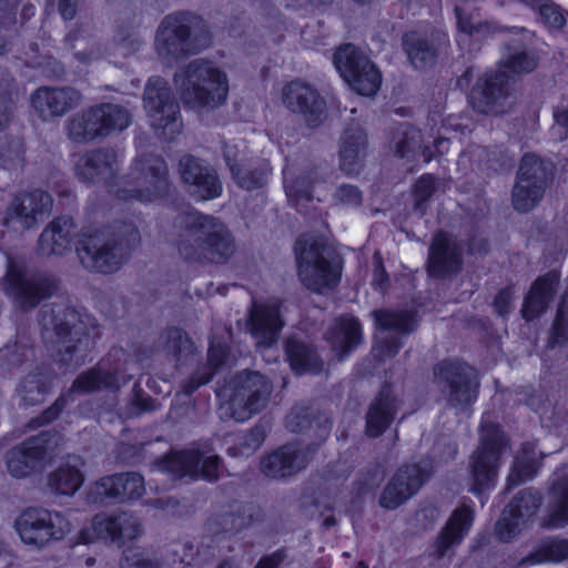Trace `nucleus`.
Wrapping results in <instances>:
<instances>
[{
	"label": "nucleus",
	"instance_id": "1",
	"mask_svg": "<svg viewBox=\"0 0 568 568\" xmlns=\"http://www.w3.org/2000/svg\"><path fill=\"white\" fill-rule=\"evenodd\" d=\"M41 336L45 347L61 363H84L87 353L98 336V326L87 313L58 303H43L40 307Z\"/></svg>",
	"mask_w": 568,
	"mask_h": 568
},
{
	"label": "nucleus",
	"instance_id": "2",
	"mask_svg": "<svg viewBox=\"0 0 568 568\" xmlns=\"http://www.w3.org/2000/svg\"><path fill=\"white\" fill-rule=\"evenodd\" d=\"M174 227V244L186 261L222 264L235 253L227 227L211 215L187 210L175 217Z\"/></svg>",
	"mask_w": 568,
	"mask_h": 568
},
{
	"label": "nucleus",
	"instance_id": "3",
	"mask_svg": "<svg viewBox=\"0 0 568 568\" xmlns=\"http://www.w3.org/2000/svg\"><path fill=\"white\" fill-rule=\"evenodd\" d=\"M174 83L182 102L194 110L215 109L229 94L226 73L213 62L196 59L175 73Z\"/></svg>",
	"mask_w": 568,
	"mask_h": 568
},
{
	"label": "nucleus",
	"instance_id": "4",
	"mask_svg": "<svg viewBox=\"0 0 568 568\" xmlns=\"http://www.w3.org/2000/svg\"><path fill=\"white\" fill-rule=\"evenodd\" d=\"M537 65L532 54L516 50L504 63L506 70L487 73L479 78L471 89L469 101L471 106L483 114H503L508 112L515 102L509 92L507 71L514 74L531 72Z\"/></svg>",
	"mask_w": 568,
	"mask_h": 568
},
{
	"label": "nucleus",
	"instance_id": "5",
	"mask_svg": "<svg viewBox=\"0 0 568 568\" xmlns=\"http://www.w3.org/2000/svg\"><path fill=\"white\" fill-rule=\"evenodd\" d=\"M140 243V234L131 223H120L112 233L100 232L80 242L78 255L82 265L91 271L113 273L129 252Z\"/></svg>",
	"mask_w": 568,
	"mask_h": 568
},
{
	"label": "nucleus",
	"instance_id": "6",
	"mask_svg": "<svg viewBox=\"0 0 568 568\" xmlns=\"http://www.w3.org/2000/svg\"><path fill=\"white\" fill-rule=\"evenodd\" d=\"M211 37L202 21L190 13L168 14L155 34V51L164 61L195 54L207 48Z\"/></svg>",
	"mask_w": 568,
	"mask_h": 568
},
{
	"label": "nucleus",
	"instance_id": "7",
	"mask_svg": "<svg viewBox=\"0 0 568 568\" xmlns=\"http://www.w3.org/2000/svg\"><path fill=\"white\" fill-rule=\"evenodd\" d=\"M169 187L168 166L164 160L153 154H140L132 162L118 196L125 201L134 199L149 203L166 194Z\"/></svg>",
	"mask_w": 568,
	"mask_h": 568
},
{
	"label": "nucleus",
	"instance_id": "8",
	"mask_svg": "<svg viewBox=\"0 0 568 568\" xmlns=\"http://www.w3.org/2000/svg\"><path fill=\"white\" fill-rule=\"evenodd\" d=\"M298 275L305 287L325 294L341 281V268L325 254L324 246L315 239L301 237L295 245Z\"/></svg>",
	"mask_w": 568,
	"mask_h": 568
},
{
	"label": "nucleus",
	"instance_id": "9",
	"mask_svg": "<svg viewBox=\"0 0 568 568\" xmlns=\"http://www.w3.org/2000/svg\"><path fill=\"white\" fill-rule=\"evenodd\" d=\"M507 449V440L498 425L484 424L481 445L474 452L469 460L471 478L469 490L471 493L480 495L495 486L500 458Z\"/></svg>",
	"mask_w": 568,
	"mask_h": 568
},
{
	"label": "nucleus",
	"instance_id": "10",
	"mask_svg": "<svg viewBox=\"0 0 568 568\" xmlns=\"http://www.w3.org/2000/svg\"><path fill=\"white\" fill-rule=\"evenodd\" d=\"M272 384L257 372H242L234 379V389L225 412L236 422H245L266 407Z\"/></svg>",
	"mask_w": 568,
	"mask_h": 568
},
{
	"label": "nucleus",
	"instance_id": "11",
	"mask_svg": "<svg viewBox=\"0 0 568 568\" xmlns=\"http://www.w3.org/2000/svg\"><path fill=\"white\" fill-rule=\"evenodd\" d=\"M334 64L345 82L358 94L372 97L382 83L376 65L355 45L346 43L334 54Z\"/></svg>",
	"mask_w": 568,
	"mask_h": 568
},
{
	"label": "nucleus",
	"instance_id": "12",
	"mask_svg": "<svg viewBox=\"0 0 568 568\" xmlns=\"http://www.w3.org/2000/svg\"><path fill=\"white\" fill-rule=\"evenodd\" d=\"M155 467L174 478L189 477L192 480H216L222 473L220 457L197 447L172 452L159 460Z\"/></svg>",
	"mask_w": 568,
	"mask_h": 568
},
{
	"label": "nucleus",
	"instance_id": "13",
	"mask_svg": "<svg viewBox=\"0 0 568 568\" xmlns=\"http://www.w3.org/2000/svg\"><path fill=\"white\" fill-rule=\"evenodd\" d=\"M142 534V524L133 514L125 511L99 514L92 519L91 528L79 532L77 544L87 545L95 539H102L122 547L125 542L138 539Z\"/></svg>",
	"mask_w": 568,
	"mask_h": 568
},
{
	"label": "nucleus",
	"instance_id": "14",
	"mask_svg": "<svg viewBox=\"0 0 568 568\" xmlns=\"http://www.w3.org/2000/svg\"><path fill=\"white\" fill-rule=\"evenodd\" d=\"M144 109L158 135L172 139L179 131V104L173 99L168 82L160 77L149 79L144 94Z\"/></svg>",
	"mask_w": 568,
	"mask_h": 568
},
{
	"label": "nucleus",
	"instance_id": "15",
	"mask_svg": "<svg viewBox=\"0 0 568 568\" xmlns=\"http://www.w3.org/2000/svg\"><path fill=\"white\" fill-rule=\"evenodd\" d=\"M434 379L452 407L464 408L477 399L479 383L467 365L442 362L434 369Z\"/></svg>",
	"mask_w": 568,
	"mask_h": 568
},
{
	"label": "nucleus",
	"instance_id": "16",
	"mask_svg": "<svg viewBox=\"0 0 568 568\" xmlns=\"http://www.w3.org/2000/svg\"><path fill=\"white\" fill-rule=\"evenodd\" d=\"M549 176L548 165L542 159L532 153L525 154L513 190L514 207L519 212L534 209L544 196Z\"/></svg>",
	"mask_w": 568,
	"mask_h": 568
},
{
	"label": "nucleus",
	"instance_id": "17",
	"mask_svg": "<svg viewBox=\"0 0 568 568\" xmlns=\"http://www.w3.org/2000/svg\"><path fill=\"white\" fill-rule=\"evenodd\" d=\"M3 291L16 311H32L36 307V273L24 261L8 258Z\"/></svg>",
	"mask_w": 568,
	"mask_h": 568
},
{
	"label": "nucleus",
	"instance_id": "18",
	"mask_svg": "<svg viewBox=\"0 0 568 568\" xmlns=\"http://www.w3.org/2000/svg\"><path fill=\"white\" fill-rule=\"evenodd\" d=\"M282 101L290 111L301 114L310 126H317L325 119V100L304 81L296 80L284 85Z\"/></svg>",
	"mask_w": 568,
	"mask_h": 568
},
{
	"label": "nucleus",
	"instance_id": "19",
	"mask_svg": "<svg viewBox=\"0 0 568 568\" xmlns=\"http://www.w3.org/2000/svg\"><path fill=\"white\" fill-rule=\"evenodd\" d=\"M145 491L140 474L126 473L106 476L94 483L85 494L89 504H103L109 499H138Z\"/></svg>",
	"mask_w": 568,
	"mask_h": 568
},
{
	"label": "nucleus",
	"instance_id": "20",
	"mask_svg": "<svg viewBox=\"0 0 568 568\" xmlns=\"http://www.w3.org/2000/svg\"><path fill=\"white\" fill-rule=\"evenodd\" d=\"M280 308L281 301L278 298L252 302L248 328L258 347H270L277 341L284 326Z\"/></svg>",
	"mask_w": 568,
	"mask_h": 568
},
{
	"label": "nucleus",
	"instance_id": "21",
	"mask_svg": "<svg viewBox=\"0 0 568 568\" xmlns=\"http://www.w3.org/2000/svg\"><path fill=\"white\" fill-rule=\"evenodd\" d=\"M428 464L402 467L382 493L379 504L386 509H395L415 495L429 477Z\"/></svg>",
	"mask_w": 568,
	"mask_h": 568
},
{
	"label": "nucleus",
	"instance_id": "22",
	"mask_svg": "<svg viewBox=\"0 0 568 568\" xmlns=\"http://www.w3.org/2000/svg\"><path fill=\"white\" fill-rule=\"evenodd\" d=\"M179 172L189 192L197 200H212L221 195L222 184L216 172L201 160L185 155L180 160Z\"/></svg>",
	"mask_w": 568,
	"mask_h": 568
},
{
	"label": "nucleus",
	"instance_id": "23",
	"mask_svg": "<svg viewBox=\"0 0 568 568\" xmlns=\"http://www.w3.org/2000/svg\"><path fill=\"white\" fill-rule=\"evenodd\" d=\"M541 504L538 493L525 489L514 498L503 517L496 524V535L501 541H509L520 530V526L534 516Z\"/></svg>",
	"mask_w": 568,
	"mask_h": 568
},
{
	"label": "nucleus",
	"instance_id": "24",
	"mask_svg": "<svg viewBox=\"0 0 568 568\" xmlns=\"http://www.w3.org/2000/svg\"><path fill=\"white\" fill-rule=\"evenodd\" d=\"M74 170L84 181L108 182L119 170V158L112 149H98L81 155Z\"/></svg>",
	"mask_w": 568,
	"mask_h": 568
},
{
	"label": "nucleus",
	"instance_id": "25",
	"mask_svg": "<svg viewBox=\"0 0 568 568\" xmlns=\"http://www.w3.org/2000/svg\"><path fill=\"white\" fill-rule=\"evenodd\" d=\"M307 463L308 454L300 446L288 444L264 457L261 469L267 477L284 478L304 469Z\"/></svg>",
	"mask_w": 568,
	"mask_h": 568
},
{
	"label": "nucleus",
	"instance_id": "26",
	"mask_svg": "<svg viewBox=\"0 0 568 568\" xmlns=\"http://www.w3.org/2000/svg\"><path fill=\"white\" fill-rule=\"evenodd\" d=\"M460 263V250L456 242L444 232L436 233L429 247V274L436 277L445 276L458 271Z\"/></svg>",
	"mask_w": 568,
	"mask_h": 568
},
{
	"label": "nucleus",
	"instance_id": "27",
	"mask_svg": "<svg viewBox=\"0 0 568 568\" xmlns=\"http://www.w3.org/2000/svg\"><path fill=\"white\" fill-rule=\"evenodd\" d=\"M398 408V399L389 386L381 389L377 397L372 402L366 414V434L369 437H377L393 422Z\"/></svg>",
	"mask_w": 568,
	"mask_h": 568
},
{
	"label": "nucleus",
	"instance_id": "28",
	"mask_svg": "<svg viewBox=\"0 0 568 568\" xmlns=\"http://www.w3.org/2000/svg\"><path fill=\"white\" fill-rule=\"evenodd\" d=\"M559 280V274L556 271H551L534 282L521 308L523 317L526 321L538 317L547 310L549 302L556 293Z\"/></svg>",
	"mask_w": 568,
	"mask_h": 568
},
{
	"label": "nucleus",
	"instance_id": "29",
	"mask_svg": "<svg viewBox=\"0 0 568 568\" xmlns=\"http://www.w3.org/2000/svg\"><path fill=\"white\" fill-rule=\"evenodd\" d=\"M473 521L474 510L470 506L462 505L453 511L435 544L438 557L445 556L450 547L462 542L468 535Z\"/></svg>",
	"mask_w": 568,
	"mask_h": 568
},
{
	"label": "nucleus",
	"instance_id": "30",
	"mask_svg": "<svg viewBox=\"0 0 568 568\" xmlns=\"http://www.w3.org/2000/svg\"><path fill=\"white\" fill-rule=\"evenodd\" d=\"M326 341L339 359L362 342L361 326L354 317L337 318L326 332Z\"/></svg>",
	"mask_w": 568,
	"mask_h": 568
},
{
	"label": "nucleus",
	"instance_id": "31",
	"mask_svg": "<svg viewBox=\"0 0 568 568\" xmlns=\"http://www.w3.org/2000/svg\"><path fill=\"white\" fill-rule=\"evenodd\" d=\"M159 346L165 356L175 362L176 365H184L195 357L197 348L189 334L179 327L164 329L159 337Z\"/></svg>",
	"mask_w": 568,
	"mask_h": 568
},
{
	"label": "nucleus",
	"instance_id": "32",
	"mask_svg": "<svg viewBox=\"0 0 568 568\" xmlns=\"http://www.w3.org/2000/svg\"><path fill=\"white\" fill-rule=\"evenodd\" d=\"M130 379L131 376H120L118 369L110 371L104 364H100L97 368L81 374L72 384L71 390L83 394L104 388L116 390Z\"/></svg>",
	"mask_w": 568,
	"mask_h": 568
},
{
	"label": "nucleus",
	"instance_id": "33",
	"mask_svg": "<svg viewBox=\"0 0 568 568\" xmlns=\"http://www.w3.org/2000/svg\"><path fill=\"white\" fill-rule=\"evenodd\" d=\"M396 153L407 162H418L422 160L428 163L433 153L430 149L424 145V138L420 130L409 125L402 124L395 135Z\"/></svg>",
	"mask_w": 568,
	"mask_h": 568
},
{
	"label": "nucleus",
	"instance_id": "34",
	"mask_svg": "<svg viewBox=\"0 0 568 568\" xmlns=\"http://www.w3.org/2000/svg\"><path fill=\"white\" fill-rule=\"evenodd\" d=\"M80 101V93L71 88L38 90V109L45 116H61Z\"/></svg>",
	"mask_w": 568,
	"mask_h": 568
},
{
	"label": "nucleus",
	"instance_id": "35",
	"mask_svg": "<svg viewBox=\"0 0 568 568\" xmlns=\"http://www.w3.org/2000/svg\"><path fill=\"white\" fill-rule=\"evenodd\" d=\"M73 235V220L58 217L41 233L40 250L43 254H62L71 247Z\"/></svg>",
	"mask_w": 568,
	"mask_h": 568
},
{
	"label": "nucleus",
	"instance_id": "36",
	"mask_svg": "<svg viewBox=\"0 0 568 568\" xmlns=\"http://www.w3.org/2000/svg\"><path fill=\"white\" fill-rule=\"evenodd\" d=\"M99 106L83 110L68 120L65 130L68 138L77 143H87L102 139Z\"/></svg>",
	"mask_w": 568,
	"mask_h": 568
},
{
	"label": "nucleus",
	"instance_id": "37",
	"mask_svg": "<svg viewBox=\"0 0 568 568\" xmlns=\"http://www.w3.org/2000/svg\"><path fill=\"white\" fill-rule=\"evenodd\" d=\"M366 151V135L356 126L345 131L339 151L341 169L346 174L359 171Z\"/></svg>",
	"mask_w": 568,
	"mask_h": 568
},
{
	"label": "nucleus",
	"instance_id": "38",
	"mask_svg": "<svg viewBox=\"0 0 568 568\" xmlns=\"http://www.w3.org/2000/svg\"><path fill=\"white\" fill-rule=\"evenodd\" d=\"M8 473L14 478H26L36 469V436L14 445L6 453Z\"/></svg>",
	"mask_w": 568,
	"mask_h": 568
},
{
	"label": "nucleus",
	"instance_id": "39",
	"mask_svg": "<svg viewBox=\"0 0 568 568\" xmlns=\"http://www.w3.org/2000/svg\"><path fill=\"white\" fill-rule=\"evenodd\" d=\"M83 463L78 456H69L59 468L49 476V486L52 490L63 494H74L83 483L81 467Z\"/></svg>",
	"mask_w": 568,
	"mask_h": 568
},
{
	"label": "nucleus",
	"instance_id": "40",
	"mask_svg": "<svg viewBox=\"0 0 568 568\" xmlns=\"http://www.w3.org/2000/svg\"><path fill=\"white\" fill-rule=\"evenodd\" d=\"M230 364V354L227 346L221 341H211L207 351V365L200 367L196 373L184 385L186 393H192L201 385L211 381L215 371Z\"/></svg>",
	"mask_w": 568,
	"mask_h": 568
},
{
	"label": "nucleus",
	"instance_id": "41",
	"mask_svg": "<svg viewBox=\"0 0 568 568\" xmlns=\"http://www.w3.org/2000/svg\"><path fill=\"white\" fill-rule=\"evenodd\" d=\"M286 355L292 369L296 374L318 373L323 368V363L317 354L310 346L295 338L287 339Z\"/></svg>",
	"mask_w": 568,
	"mask_h": 568
},
{
	"label": "nucleus",
	"instance_id": "42",
	"mask_svg": "<svg viewBox=\"0 0 568 568\" xmlns=\"http://www.w3.org/2000/svg\"><path fill=\"white\" fill-rule=\"evenodd\" d=\"M251 514L242 505H233L230 510L214 515L209 521V529L213 534H236L250 526Z\"/></svg>",
	"mask_w": 568,
	"mask_h": 568
},
{
	"label": "nucleus",
	"instance_id": "43",
	"mask_svg": "<svg viewBox=\"0 0 568 568\" xmlns=\"http://www.w3.org/2000/svg\"><path fill=\"white\" fill-rule=\"evenodd\" d=\"M69 530L70 523L61 513L38 509V545L60 540Z\"/></svg>",
	"mask_w": 568,
	"mask_h": 568
},
{
	"label": "nucleus",
	"instance_id": "44",
	"mask_svg": "<svg viewBox=\"0 0 568 568\" xmlns=\"http://www.w3.org/2000/svg\"><path fill=\"white\" fill-rule=\"evenodd\" d=\"M538 454L534 444L527 443L515 457L510 473L507 477V486H518L531 478L537 469Z\"/></svg>",
	"mask_w": 568,
	"mask_h": 568
},
{
	"label": "nucleus",
	"instance_id": "45",
	"mask_svg": "<svg viewBox=\"0 0 568 568\" xmlns=\"http://www.w3.org/2000/svg\"><path fill=\"white\" fill-rule=\"evenodd\" d=\"M403 47L415 69L427 68L436 55L433 44L414 32L404 37Z\"/></svg>",
	"mask_w": 568,
	"mask_h": 568
},
{
	"label": "nucleus",
	"instance_id": "46",
	"mask_svg": "<svg viewBox=\"0 0 568 568\" xmlns=\"http://www.w3.org/2000/svg\"><path fill=\"white\" fill-rule=\"evenodd\" d=\"M16 229H30L36 224V200L32 195L18 196L8 209L4 220Z\"/></svg>",
	"mask_w": 568,
	"mask_h": 568
},
{
	"label": "nucleus",
	"instance_id": "47",
	"mask_svg": "<svg viewBox=\"0 0 568 568\" xmlns=\"http://www.w3.org/2000/svg\"><path fill=\"white\" fill-rule=\"evenodd\" d=\"M98 106L103 138L112 132L123 131L130 125L131 114L124 106L113 103H102Z\"/></svg>",
	"mask_w": 568,
	"mask_h": 568
},
{
	"label": "nucleus",
	"instance_id": "48",
	"mask_svg": "<svg viewBox=\"0 0 568 568\" xmlns=\"http://www.w3.org/2000/svg\"><path fill=\"white\" fill-rule=\"evenodd\" d=\"M376 322L383 329H393L402 333H409L415 327L413 313L408 311H377Z\"/></svg>",
	"mask_w": 568,
	"mask_h": 568
},
{
	"label": "nucleus",
	"instance_id": "49",
	"mask_svg": "<svg viewBox=\"0 0 568 568\" xmlns=\"http://www.w3.org/2000/svg\"><path fill=\"white\" fill-rule=\"evenodd\" d=\"M551 494V521L555 526H562L568 523V478L556 481Z\"/></svg>",
	"mask_w": 568,
	"mask_h": 568
},
{
	"label": "nucleus",
	"instance_id": "50",
	"mask_svg": "<svg viewBox=\"0 0 568 568\" xmlns=\"http://www.w3.org/2000/svg\"><path fill=\"white\" fill-rule=\"evenodd\" d=\"M316 181L317 174L313 171L292 181L285 178L286 195L297 204L303 200L310 201L313 197L312 187Z\"/></svg>",
	"mask_w": 568,
	"mask_h": 568
},
{
	"label": "nucleus",
	"instance_id": "51",
	"mask_svg": "<svg viewBox=\"0 0 568 568\" xmlns=\"http://www.w3.org/2000/svg\"><path fill=\"white\" fill-rule=\"evenodd\" d=\"M568 343V293L560 302L556 318L552 324V331L548 339V346H564Z\"/></svg>",
	"mask_w": 568,
	"mask_h": 568
},
{
	"label": "nucleus",
	"instance_id": "52",
	"mask_svg": "<svg viewBox=\"0 0 568 568\" xmlns=\"http://www.w3.org/2000/svg\"><path fill=\"white\" fill-rule=\"evenodd\" d=\"M265 433L263 427L255 426L239 438L236 446L229 448L232 456H250L263 444Z\"/></svg>",
	"mask_w": 568,
	"mask_h": 568
},
{
	"label": "nucleus",
	"instance_id": "53",
	"mask_svg": "<svg viewBox=\"0 0 568 568\" xmlns=\"http://www.w3.org/2000/svg\"><path fill=\"white\" fill-rule=\"evenodd\" d=\"M232 176L240 187L251 191L264 185L268 171L266 169L251 170L246 163L245 166L237 169V172H232Z\"/></svg>",
	"mask_w": 568,
	"mask_h": 568
},
{
	"label": "nucleus",
	"instance_id": "54",
	"mask_svg": "<svg viewBox=\"0 0 568 568\" xmlns=\"http://www.w3.org/2000/svg\"><path fill=\"white\" fill-rule=\"evenodd\" d=\"M247 145L243 140H233L223 145V155L231 173L237 172V169L247 163Z\"/></svg>",
	"mask_w": 568,
	"mask_h": 568
},
{
	"label": "nucleus",
	"instance_id": "55",
	"mask_svg": "<svg viewBox=\"0 0 568 568\" xmlns=\"http://www.w3.org/2000/svg\"><path fill=\"white\" fill-rule=\"evenodd\" d=\"M199 549L192 542L185 541L172 547L166 551L165 556L172 564L180 562L185 568L186 566L200 565L202 560L199 558Z\"/></svg>",
	"mask_w": 568,
	"mask_h": 568
},
{
	"label": "nucleus",
	"instance_id": "56",
	"mask_svg": "<svg viewBox=\"0 0 568 568\" xmlns=\"http://www.w3.org/2000/svg\"><path fill=\"white\" fill-rule=\"evenodd\" d=\"M538 561L559 562L568 559V540L554 539L544 542L538 552Z\"/></svg>",
	"mask_w": 568,
	"mask_h": 568
},
{
	"label": "nucleus",
	"instance_id": "57",
	"mask_svg": "<svg viewBox=\"0 0 568 568\" xmlns=\"http://www.w3.org/2000/svg\"><path fill=\"white\" fill-rule=\"evenodd\" d=\"M363 194L361 190L353 184H341L333 194V203L341 207H357L362 204Z\"/></svg>",
	"mask_w": 568,
	"mask_h": 568
},
{
	"label": "nucleus",
	"instance_id": "58",
	"mask_svg": "<svg viewBox=\"0 0 568 568\" xmlns=\"http://www.w3.org/2000/svg\"><path fill=\"white\" fill-rule=\"evenodd\" d=\"M477 156L480 165L487 170L499 171L510 166L508 158L499 148H478Z\"/></svg>",
	"mask_w": 568,
	"mask_h": 568
},
{
	"label": "nucleus",
	"instance_id": "59",
	"mask_svg": "<svg viewBox=\"0 0 568 568\" xmlns=\"http://www.w3.org/2000/svg\"><path fill=\"white\" fill-rule=\"evenodd\" d=\"M14 528L24 544H36V509H26L17 518Z\"/></svg>",
	"mask_w": 568,
	"mask_h": 568
},
{
	"label": "nucleus",
	"instance_id": "60",
	"mask_svg": "<svg viewBox=\"0 0 568 568\" xmlns=\"http://www.w3.org/2000/svg\"><path fill=\"white\" fill-rule=\"evenodd\" d=\"M121 568H161L156 558L144 552L129 550L124 554Z\"/></svg>",
	"mask_w": 568,
	"mask_h": 568
},
{
	"label": "nucleus",
	"instance_id": "61",
	"mask_svg": "<svg viewBox=\"0 0 568 568\" xmlns=\"http://www.w3.org/2000/svg\"><path fill=\"white\" fill-rule=\"evenodd\" d=\"M36 375L28 374L17 387L20 406L31 407L36 404Z\"/></svg>",
	"mask_w": 568,
	"mask_h": 568
},
{
	"label": "nucleus",
	"instance_id": "62",
	"mask_svg": "<svg viewBox=\"0 0 568 568\" xmlns=\"http://www.w3.org/2000/svg\"><path fill=\"white\" fill-rule=\"evenodd\" d=\"M540 16L545 23L554 29L561 28L566 22L564 14L559 10V7L554 3H542L540 6Z\"/></svg>",
	"mask_w": 568,
	"mask_h": 568
},
{
	"label": "nucleus",
	"instance_id": "63",
	"mask_svg": "<svg viewBox=\"0 0 568 568\" xmlns=\"http://www.w3.org/2000/svg\"><path fill=\"white\" fill-rule=\"evenodd\" d=\"M313 422L308 419L307 413L303 408H294L286 417V427L294 433L303 432L312 427Z\"/></svg>",
	"mask_w": 568,
	"mask_h": 568
},
{
	"label": "nucleus",
	"instance_id": "64",
	"mask_svg": "<svg viewBox=\"0 0 568 568\" xmlns=\"http://www.w3.org/2000/svg\"><path fill=\"white\" fill-rule=\"evenodd\" d=\"M555 125L552 126L554 134L564 140L568 138V104L557 106L554 112Z\"/></svg>",
	"mask_w": 568,
	"mask_h": 568
}]
</instances>
